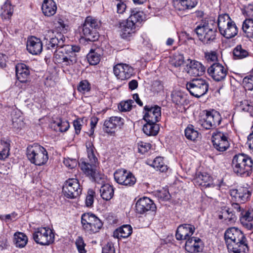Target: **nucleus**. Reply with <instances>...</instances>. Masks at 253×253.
I'll return each instance as SVG.
<instances>
[{"label": "nucleus", "mask_w": 253, "mask_h": 253, "mask_svg": "<svg viewBox=\"0 0 253 253\" xmlns=\"http://www.w3.org/2000/svg\"><path fill=\"white\" fill-rule=\"evenodd\" d=\"M224 240L229 253H247L249 251L247 238L237 228H228L224 233Z\"/></svg>", "instance_id": "f257e3e1"}, {"label": "nucleus", "mask_w": 253, "mask_h": 253, "mask_svg": "<svg viewBox=\"0 0 253 253\" xmlns=\"http://www.w3.org/2000/svg\"><path fill=\"white\" fill-rule=\"evenodd\" d=\"M44 40H45V45L47 49H52L58 48L54 52V59L58 63L69 62L68 57L64 54L66 51H70L71 46L69 45H64L63 44L65 40L64 37L57 34V36H54V32L51 30H47L44 35Z\"/></svg>", "instance_id": "f03ea898"}, {"label": "nucleus", "mask_w": 253, "mask_h": 253, "mask_svg": "<svg viewBox=\"0 0 253 253\" xmlns=\"http://www.w3.org/2000/svg\"><path fill=\"white\" fill-rule=\"evenodd\" d=\"M253 161L247 155L238 154L232 159V166L233 171L242 177L249 176L252 172Z\"/></svg>", "instance_id": "7ed1b4c3"}, {"label": "nucleus", "mask_w": 253, "mask_h": 253, "mask_svg": "<svg viewBox=\"0 0 253 253\" xmlns=\"http://www.w3.org/2000/svg\"><path fill=\"white\" fill-rule=\"evenodd\" d=\"M26 155L30 162L37 166L44 165L48 159L46 149L37 143L27 147Z\"/></svg>", "instance_id": "20e7f679"}, {"label": "nucleus", "mask_w": 253, "mask_h": 253, "mask_svg": "<svg viewBox=\"0 0 253 253\" xmlns=\"http://www.w3.org/2000/svg\"><path fill=\"white\" fill-rule=\"evenodd\" d=\"M217 25L220 34L227 39L234 37L238 34V28L228 14L219 15Z\"/></svg>", "instance_id": "39448f33"}, {"label": "nucleus", "mask_w": 253, "mask_h": 253, "mask_svg": "<svg viewBox=\"0 0 253 253\" xmlns=\"http://www.w3.org/2000/svg\"><path fill=\"white\" fill-rule=\"evenodd\" d=\"M194 31L199 39L204 44H211L215 39L216 28L211 24H210L208 21L201 22L195 29Z\"/></svg>", "instance_id": "423d86ee"}, {"label": "nucleus", "mask_w": 253, "mask_h": 253, "mask_svg": "<svg viewBox=\"0 0 253 253\" xmlns=\"http://www.w3.org/2000/svg\"><path fill=\"white\" fill-rule=\"evenodd\" d=\"M101 23L97 19L91 16H88L85 18L83 26V33L84 37H82L81 39H84L86 41L94 42L98 40V34L95 30L99 28Z\"/></svg>", "instance_id": "0eeeda50"}, {"label": "nucleus", "mask_w": 253, "mask_h": 253, "mask_svg": "<svg viewBox=\"0 0 253 253\" xmlns=\"http://www.w3.org/2000/svg\"><path fill=\"white\" fill-rule=\"evenodd\" d=\"M81 223L83 229L89 234L98 232L103 225L101 220L90 212L84 213L82 215Z\"/></svg>", "instance_id": "6e6552de"}, {"label": "nucleus", "mask_w": 253, "mask_h": 253, "mask_svg": "<svg viewBox=\"0 0 253 253\" xmlns=\"http://www.w3.org/2000/svg\"><path fill=\"white\" fill-rule=\"evenodd\" d=\"M186 88L192 95L199 98L204 95L208 91L209 84L204 79L196 78L187 83Z\"/></svg>", "instance_id": "1a4fd4ad"}, {"label": "nucleus", "mask_w": 253, "mask_h": 253, "mask_svg": "<svg viewBox=\"0 0 253 253\" xmlns=\"http://www.w3.org/2000/svg\"><path fill=\"white\" fill-rule=\"evenodd\" d=\"M34 241L42 245H48L52 243L54 240V235L49 228L41 227L33 233Z\"/></svg>", "instance_id": "9d476101"}, {"label": "nucleus", "mask_w": 253, "mask_h": 253, "mask_svg": "<svg viewBox=\"0 0 253 253\" xmlns=\"http://www.w3.org/2000/svg\"><path fill=\"white\" fill-rule=\"evenodd\" d=\"M82 171L86 176L92 181L101 184L105 179V175L100 171L96 169L93 166L88 163L82 162Z\"/></svg>", "instance_id": "9b49d317"}, {"label": "nucleus", "mask_w": 253, "mask_h": 253, "mask_svg": "<svg viewBox=\"0 0 253 253\" xmlns=\"http://www.w3.org/2000/svg\"><path fill=\"white\" fill-rule=\"evenodd\" d=\"M212 142L214 147L220 152L226 151L230 146L228 134L221 131L212 133Z\"/></svg>", "instance_id": "f8f14e48"}, {"label": "nucleus", "mask_w": 253, "mask_h": 253, "mask_svg": "<svg viewBox=\"0 0 253 253\" xmlns=\"http://www.w3.org/2000/svg\"><path fill=\"white\" fill-rule=\"evenodd\" d=\"M208 72L214 80L219 82L225 79L227 70L221 64L214 63L208 68Z\"/></svg>", "instance_id": "ddd939ff"}, {"label": "nucleus", "mask_w": 253, "mask_h": 253, "mask_svg": "<svg viewBox=\"0 0 253 253\" xmlns=\"http://www.w3.org/2000/svg\"><path fill=\"white\" fill-rule=\"evenodd\" d=\"M113 72L118 79L125 80L132 76L133 69L128 64L119 63L114 67Z\"/></svg>", "instance_id": "4468645a"}, {"label": "nucleus", "mask_w": 253, "mask_h": 253, "mask_svg": "<svg viewBox=\"0 0 253 253\" xmlns=\"http://www.w3.org/2000/svg\"><path fill=\"white\" fill-rule=\"evenodd\" d=\"M145 111L143 119L146 122L157 123L161 117V107L158 106H147L144 107Z\"/></svg>", "instance_id": "2eb2a0df"}, {"label": "nucleus", "mask_w": 253, "mask_h": 253, "mask_svg": "<svg viewBox=\"0 0 253 253\" xmlns=\"http://www.w3.org/2000/svg\"><path fill=\"white\" fill-rule=\"evenodd\" d=\"M79 189V183L77 179H70L63 186L62 191L65 196L69 198L77 197Z\"/></svg>", "instance_id": "dca6fc26"}, {"label": "nucleus", "mask_w": 253, "mask_h": 253, "mask_svg": "<svg viewBox=\"0 0 253 253\" xmlns=\"http://www.w3.org/2000/svg\"><path fill=\"white\" fill-rule=\"evenodd\" d=\"M197 2V0H174L173 6L178 14L184 16L188 10L196 5Z\"/></svg>", "instance_id": "f3484780"}, {"label": "nucleus", "mask_w": 253, "mask_h": 253, "mask_svg": "<svg viewBox=\"0 0 253 253\" xmlns=\"http://www.w3.org/2000/svg\"><path fill=\"white\" fill-rule=\"evenodd\" d=\"M229 193L233 200L241 203L248 201L251 195V191L247 187H241L238 189H231Z\"/></svg>", "instance_id": "a211bd4d"}, {"label": "nucleus", "mask_w": 253, "mask_h": 253, "mask_svg": "<svg viewBox=\"0 0 253 253\" xmlns=\"http://www.w3.org/2000/svg\"><path fill=\"white\" fill-rule=\"evenodd\" d=\"M156 207L153 202L147 197L140 198L135 204V210L137 213L143 214L148 211H155Z\"/></svg>", "instance_id": "6ab92c4d"}, {"label": "nucleus", "mask_w": 253, "mask_h": 253, "mask_svg": "<svg viewBox=\"0 0 253 253\" xmlns=\"http://www.w3.org/2000/svg\"><path fill=\"white\" fill-rule=\"evenodd\" d=\"M194 225L190 224H181L177 227L175 237L178 240H186L190 238L195 232Z\"/></svg>", "instance_id": "aec40b11"}, {"label": "nucleus", "mask_w": 253, "mask_h": 253, "mask_svg": "<svg viewBox=\"0 0 253 253\" xmlns=\"http://www.w3.org/2000/svg\"><path fill=\"white\" fill-rule=\"evenodd\" d=\"M42 44L39 39L32 37L28 39L27 42V49L32 54H38L41 52Z\"/></svg>", "instance_id": "412c9836"}, {"label": "nucleus", "mask_w": 253, "mask_h": 253, "mask_svg": "<svg viewBox=\"0 0 253 253\" xmlns=\"http://www.w3.org/2000/svg\"><path fill=\"white\" fill-rule=\"evenodd\" d=\"M205 70L206 68L200 62L192 60L189 64L187 73L192 76H200L204 74Z\"/></svg>", "instance_id": "4be33fe9"}, {"label": "nucleus", "mask_w": 253, "mask_h": 253, "mask_svg": "<svg viewBox=\"0 0 253 253\" xmlns=\"http://www.w3.org/2000/svg\"><path fill=\"white\" fill-rule=\"evenodd\" d=\"M196 185L202 187H209L213 186L212 178L206 172L199 173L194 179Z\"/></svg>", "instance_id": "5701e85b"}, {"label": "nucleus", "mask_w": 253, "mask_h": 253, "mask_svg": "<svg viewBox=\"0 0 253 253\" xmlns=\"http://www.w3.org/2000/svg\"><path fill=\"white\" fill-rule=\"evenodd\" d=\"M30 71L27 66L22 63L18 64L16 66V75L18 80L21 83L27 82Z\"/></svg>", "instance_id": "b1692460"}, {"label": "nucleus", "mask_w": 253, "mask_h": 253, "mask_svg": "<svg viewBox=\"0 0 253 253\" xmlns=\"http://www.w3.org/2000/svg\"><path fill=\"white\" fill-rule=\"evenodd\" d=\"M120 26L121 29L120 35L123 39H127L135 32L136 26L129 20H126V22L121 24Z\"/></svg>", "instance_id": "393cba45"}, {"label": "nucleus", "mask_w": 253, "mask_h": 253, "mask_svg": "<svg viewBox=\"0 0 253 253\" xmlns=\"http://www.w3.org/2000/svg\"><path fill=\"white\" fill-rule=\"evenodd\" d=\"M201 240L198 238L192 237L186 240L185 249L188 252L195 253L199 252L200 244Z\"/></svg>", "instance_id": "a878e982"}, {"label": "nucleus", "mask_w": 253, "mask_h": 253, "mask_svg": "<svg viewBox=\"0 0 253 253\" xmlns=\"http://www.w3.org/2000/svg\"><path fill=\"white\" fill-rule=\"evenodd\" d=\"M132 229L129 225H124L116 229L113 232V236L117 239L126 238L132 233Z\"/></svg>", "instance_id": "bb28decb"}, {"label": "nucleus", "mask_w": 253, "mask_h": 253, "mask_svg": "<svg viewBox=\"0 0 253 253\" xmlns=\"http://www.w3.org/2000/svg\"><path fill=\"white\" fill-rule=\"evenodd\" d=\"M42 11L47 16L53 15L57 10L55 2L53 0H44L42 5Z\"/></svg>", "instance_id": "cd10ccee"}, {"label": "nucleus", "mask_w": 253, "mask_h": 253, "mask_svg": "<svg viewBox=\"0 0 253 253\" xmlns=\"http://www.w3.org/2000/svg\"><path fill=\"white\" fill-rule=\"evenodd\" d=\"M205 116L213 127L219 125L221 121V117L219 113L214 110L207 111Z\"/></svg>", "instance_id": "c85d7f7f"}, {"label": "nucleus", "mask_w": 253, "mask_h": 253, "mask_svg": "<svg viewBox=\"0 0 253 253\" xmlns=\"http://www.w3.org/2000/svg\"><path fill=\"white\" fill-rule=\"evenodd\" d=\"M100 192V195L103 199L109 201L114 196V189L111 185L105 184L101 186Z\"/></svg>", "instance_id": "c756f323"}, {"label": "nucleus", "mask_w": 253, "mask_h": 253, "mask_svg": "<svg viewBox=\"0 0 253 253\" xmlns=\"http://www.w3.org/2000/svg\"><path fill=\"white\" fill-rule=\"evenodd\" d=\"M159 126L156 123L147 122L143 126V131L148 136H155L159 131Z\"/></svg>", "instance_id": "7c9ffc66"}, {"label": "nucleus", "mask_w": 253, "mask_h": 253, "mask_svg": "<svg viewBox=\"0 0 253 253\" xmlns=\"http://www.w3.org/2000/svg\"><path fill=\"white\" fill-rule=\"evenodd\" d=\"M51 127L56 131L65 132L69 128V124L67 121L59 119L51 123Z\"/></svg>", "instance_id": "2f4dec72"}, {"label": "nucleus", "mask_w": 253, "mask_h": 253, "mask_svg": "<svg viewBox=\"0 0 253 253\" xmlns=\"http://www.w3.org/2000/svg\"><path fill=\"white\" fill-rule=\"evenodd\" d=\"M99 49L90 50L89 52L86 55V58L89 64L95 65L99 63L100 60V54L99 53Z\"/></svg>", "instance_id": "473e14b6"}, {"label": "nucleus", "mask_w": 253, "mask_h": 253, "mask_svg": "<svg viewBox=\"0 0 253 253\" xmlns=\"http://www.w3.org/2000/svg\"><path fill=\"white\" fill-rule=\"evenodd\" d=\"M28 238L23 233L17 232L14 235L13 242L16 247L23 248L27 244Z\"/></svg>", "instance_id": "72a5a7b5"}, {"label": "nucleus", "mask_w": 253, "mask_h": 253, "mask_svg": "<svg viewBox=\"0 0 253 253\" xmlns=\"http://www.w3.org/2000/svg\"><path fill=\"white\" fill-rule=\"evenodd\" d=\"M131 172L126 169H120L116 171L114 173V178L115 181L119 184L122 185L127 179Z\"/></svg>", "instance_id": "f704fd0d"}, {"label": "nucleus", "mask_w": 253, "mask_h": 253, "mask_svg": "<svg viewBox=\"0 0 253 253\" xmlns=\"http://www.w3.org/2000/svg\"><path fill=\"white\" fill-rule=\"evenodd\" d=\"M242 29L247 37L253 38V20L246 19L243 23Z\"/></svg>", "instance_id": "c9c22d12"}, {"label": "nucleus", "mask_w": 253, "mask_h": 253, "mask_svg": "<svg viewBox=\"0 0 253 253\" xmlns=\"http://www.w3.org/2000/svg\"><path fill=\"white\" fill-rule=\"evenodd\" d=\"M150 166L161 172L166 171L168 169V167L165 164L163 158L161 157H156L152 163L150 164Z\"/></svg>", "instance_id": "e433bc0d"}, {"label": "nucleus", "mask_w": 253, "mask_h": 253, "mask_svg": "<svg viewBox=\"0 0 253 253\" xmlns=\"http://www.w3.org/2000/svg\"><path fill=\"white\" fill-rule=\"evenodd\" d=\"M69 57L68 58L69 62H66L65 64L66 65H74L77 63L78 57V53L79 51V47L76 46H71Z\"/></svg>", "instance_id": "4c0bfd02"}, {"label": "nucleus", "mask_w": 253, "mask_h": 253, "mask_svg": "<svg viewBox=\"0 0 253 253\" xmlns=\"http://www.w3.org/2000/svg\"><path fill=\"white\" fill-rule=\"evenodd\" d=\"M219 218L224 219L226 222H234L236 217L232 211H230L229 209H223L219 214Z\"/></svg>", "instance_id": "58836bf2"}, {"label": "nucleus", "mask_w": 253, "mask_h": 253, "mask_svg": "<svg viewBox=\"0 0 253 253\" xmlns=\"http://www.w3.org/2000/svg\"><path fill=\"white\" fill-rule=\"evenodd\" d=\"M173 103L179 106H184L187 103L186 97L181 92H175L172 94Z\"/></svg>", "instance_id": "ea45409f"}, {"label": "nucleus", "mask_w": 253, "mask_h": 253, "mask_svg": "<svg viewBox=\"0 0 253 253\" xmlns=\"http://www.w3.org/2000/svg\"><path fill=\"white\" fill-rule=\"evenodd\" d=\"M233 55L237 59H243L247 57L249 53L247 50L243 48L241 45H237L233 51Z\"/></svg>", "instance_id": "a19ab883"}, {"label": "nucleus", "mask_w": 253, "mask_h": 253, "mask_svg": "<svg viewBox=\"0 0 253 253\" xmlns=\"http://www.w3.org/2000/svg\"><path fill=\"white\" fill-rule=\"evenodd\" d=\"M143 13L141 11H132L127 19L131 23L133 24L135 26H137L138 23H140L143 20Z\"/></svg>", "instance_id": "79ce46f5"}, {"label": "nucleus", "mask_w": 253, "mask_h": 253, "mask_svg": "<svg viewBox=\"0 0 253 253\" xmlns=\"http://www.w3.org/2000/svg\"><path fill=\"white\" fill-rule=\"evenodd\" d=\"M117 129L111 117L104 122L103 129L106 133L111 135L114 134Z\"/></svg>", "instance_id": "37998d69"}, {"label": "nucleus", "mask_w": 253, "mask_h": 253, "mask_svg": "<svg viewBox=\"0 0 253 253\" xmlns=\"http://www.w3.org/2000/svg\"><path fill=\"white\" fill-rule=\"evenodd\" d=\"M185 136L189 140H195L198 136V132L192 125H189L185 129Z\"/></svg>", "instance_id": "c03bdc74"}, {"label": "nucleus", "mask_w": 253, "mask_h": 253, "mask_svg": "<svg viewBox=\"0 0 253 253\" xmlns=\"http://www.w3.org/2000/svg\"><path fill=\"white\" fill-rule=\"evenodd\" d=\"M242 84L246 90H253V76L248 75L245 77Z\"/></svg>", "instance_id": "a18cd8bd"}, {"label": "nucleus", "mask_w": 253, "mask_h": 253, "mask_svg": "<svg viewBox=\"0 0 253 253\" xmlns=\"http://www.w3.org/2000/svg\"><path fill=\"white\" fill-rule=\"evenodd\" d=\"M1 144L3 148L0 152V160H4L9 156L10 144L6 141L2 142Z\"/></svg>", "instance_id": "49530a36"}, {"label": "nucleus", "mask_w": 253, "mask_h": 253, "mask_svg": "<svg viewBox=\"0 0 253 253\" xmlns=\"http://www.w3.org/2000/svg\"><path fill=\"white\" fill-rule=\"evenodd\" d=\"M85 146L88 159L92 163L95 162L96 158L94 154L93 144L91 142L88 141L86 142Z\"/></svg>", "instance_id": "de8ad7c7"}, {"label": "nucleus", "mask_w": 253, "mask_h": 253, "mask_svg": "<svg viewBox=\"0 0 253 253\" xmlns=\"http://www.w3.org/2000/svg\"><path fill=\"white\" fill-rule=\"evenodd\" d=\"M95 194L94 191L91 189H89L88 190L87 194L86 196L85 204L87 207H91L94 202V196Z\"/></svg>", "instance_id": "09e8293b"}, {"label": "nucleus", "mask_w": 253, "mask_h": 253, "mask_svg": "<svg viewBox=\"0 0 253 253\" xmlns=\"http://www.w3.org/2000/svg\"><path fill=\"white\" fill-rule=\"evenodd\" d=\"M132 100H128L125 102H121L118 107L122 112L129 111L131 109L132 104L133 103Z\"/></svg>", "instance_id": "8fccbe9b"}, {"label": "nucleus", "mask_w": 253, "mask_h": 253, "mask_svg": "<svg viewBox=\"0 0 253 253\" xmlns=\"http://www.w3.org/2000/svg\"><path fill=\"white\" fill-rule=\"evenodd\" d=\"M240 107L242 110L252 113L253 111V102L245 100L241 102Z\"/></svg>", "instance_id": "3c124183"}, {"label": "nucleus", "mask_w": 253, "mask_h": 253, "mask_svg": "<svg viewBox=\"0 0 253 253\" xmlns=\"http://www.w3.org/2000/svg\"><path fill=\"white\" fill-rule=\"evenodd\" d=\"M184 57L182 55L178 54L173 56L171 60V64L176 67L181 66L184 63Z\"/></svg>", "instance_id": "603ef678"}, {"label": "nucleus", "mask_w": 253, "mask_h": 253, "mask_svg": "<svg viewBox=\"0 0 253 253\" xmlns=\"http://www.w3.org/2000/svg\"><path fill=\"white\" fill-rule=\"evenodd\" d=\"M138 152L144 154L151 148V144L148 143L140 141L137 144Z\"/></svg>", "instance_id": "864d4df0"}, {"label": "nucleus", "mask_w": 253, "mask_h": 253, "mask_svg": "<svg viewBox=\"0 0 253 253\" xmlns=\"http://www.w3.org/2000/svg\"><path fill=\"white\" fill-rule=\"evenodd\" d=\"M91 88L90 84L87 80H83L80 82V92L84 93L90 91Z\"/></svg>", "instance_id": "5fc2aeb1"}, {"label": "nucleus", "mask_w": 253, "mask_h": 253, "mask_svg": "<svg viewBox=\"0 0 253 253\" xmlns=\"http://www.w3.org/2000/svg\"><path fill=\"white\" fill-rule=\"evenodd\" d=\"M126 1H119L114 3V4L117 7V11L118 13L123 14L125 11L126 8V4L125 3Z\"/></svg>", "instance_id": "6e6d98bb"}, {"label": "nucleus", "mask_w": 253, "mask_h": 253, "mask_svg": "<svg viewBox=\"0 0 253 253\" xmlns=\"http://www.w3.org/2000/svg\"><path fill=\"white\" fill-rule=\"evenodd\" d=\"M63 164L66 167L72 169L77 166V161L76 159H64Z\"/></svg>", "instance_id": "4d7b16f0"}, {"label": "nucleus", "mask_w": 253, "mask_h": 253, "mask_svg": "<svg viewBox=\"0 0 253 253\" xmlns=\"http://www.w3.org/2000/svg\"><path fill=\"white\" fill-rule=\"evenodd\" d=\"M240 218L244 221L247 220L248 221H252L253 220V209L248 210L244 214L242 213V216Z\"/></svg>", "instance_id": "13d9d810"}, {"label": "nucleus", "mask_w": 253, "mask_h": 253, "mask_svg": "<svg viewBox=\"0 0 253 253\" xmlns=\"http://www.w3.org/2000/svg\"><path fill=\"white\" fill-rule=\"evenodd\" d=\"M158 196L162 200H168L170 198V194L167 189H163L158 194Z\"/></svg>", "instance_id": "bf43d9fd"}, {"label": "nucleus", "mask_w": 253, "mask_h": 253, "mask_svg": "<svg viewBox=\"0 0 253 253\" xmlns=\"http://www.w3.org/2000/svg\"><path fill=\"white\" fill-rule=\"evenodd\" d=\"M114 125L117 128H121L124 124V120L120 117H111Z\"/></svg>", "instance_id": "052dcab7"}, {"label": "nucleus", "mask_w": 253, "mask_h": 253, "mask_svg": "<svg viewBox=\"0 0 253 253\" xmlns=\"http://www.w3.org/2000/svg\"><path fill=\"white\" fill-rule=\"evenodd\" d=\"M205 58L209 62H214L217 60V56L215 51L205 53Z\"/></svg>", "instance_id": "680f3d73"}, {"label": "nucleus", "mask_w": 253, "mask_h": 253, "mask_svg": "<svg viewBox=\"0 0 253 253\" xmlns=\"http://www.w3.org/2000/svg\"><path fill=\"white\" fill-rule=\"evenodd\" d=\"M136 182V178L131 173L127 179L122 184L123 185L131 186L133 185Z\"/></svg>", "instance_id": "e2e57ef3"}, {"label": "nucleus", "mask_w": 253, "mask_h": 253, "mask_svg": "<svg viewBox=\"0 0 253 253\" xmlns=\"http://www.w3.org/2000/svg\"><path fill=\"white\" fill-rule=\"evenodd\" d=\"M102 253H115V250L113 245L108 243L102 248Z\"/></svg>", "instance_id": "0e129e2a"}, {"label": "nucleus", "mask_w": 253, "mask_h": 253, "mask_svg": "<svg viewBox=\"0 0 253 253\" xmlns=\"http://www.w3.org/2000/svg\"><path fill=\"white\" fill-rule=\"evenodd\" d=\"M200 124L203 128L206 129H210L213 127L212 124L209 122V120H207L206 116L204 117L203 120L200 121Z\"/></svg>", "instance_id": "69168bd1"}, {"label": "nucleus", "mask_w": 253, "mask_h": 253, "mask_svg": "<svg viewBox=\"0 0 253 253\" xmlns=\"http://www.w3.org/2000/svg\"><path fill=\"white\" fill-rule=\"evenodd\" d=\"M56 27L59 28L60 30H67V24L65 23L63 19L61 18H58L57 21V23H55Z\"/></svg>", "instance_id": "338daca9"}, {"label": "nucleus", "mask_w": 253, "mask_h": 253, "mask_svg": "<svg viewBox=\"0 0 253 253\" xmlns=\"http://www.w3.org/2000/svg\"><path fill=\"white\" fill-rule=\"evenodd\" d=\"M247 144L249 148L253 151V131L248 136Z\"/></svg>", "instance_id": "774afa93"}]
</instances>
